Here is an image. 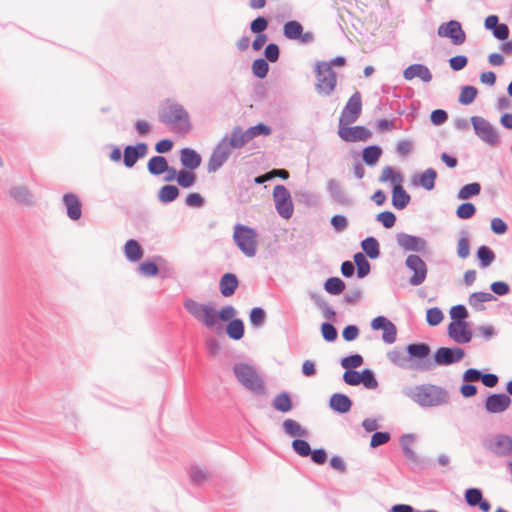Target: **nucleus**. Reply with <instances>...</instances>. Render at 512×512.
Wrapping results in <instances>:
<instances>
[{"label": "nucleus", "mask_w": 512, "mask_h": 512, "mask_svg": "<svg viewBox=\"0 0 512 512\" xmlns=\"http://www.w3.org/2000/svg\"><path fill=\"white\" fill-rule=\"evenodd\" d=\"M248 142L245 130L240 126H235L231 134H226L213 149L207 164L208 172H216L230 157L231 149H241Z\"/></svg>", "instance_id": "obj_1"}, {"label": "nucleus", "mask_w": 512, "mask_h": 512, "mask_svg": "<svg viewBox=\"0 0 512 512\" xmlns=\"http://www.w3.org/2000/svg\"><path fill=\"white\" fill-rule=\"evenodd\" d=\"M403 394L422 408H431L449 403V392L438 385L421 384L415 387H405Z\"/></svg>", "instance_id": "obj_2"}, {"label": "nucleus", "mask_w": 512, "mask_h": 512, "mask_svg": "<svg viewBox=\"0 0 512 512\" xmlns=\"http://www.w3.org/2000/svg\"><path fill=\"white\" fill-rule=\"evenodd\" d=\"M159 120L181 132H187L190 129L188 112L182 105L172 103L161 109Z\"/></svg>", "instance_id": "obj_3"}, {"label": "nucleus", "mask_w": 512, "mask_h": 512, "mask_svg": "<svg viewBox=\"0 0 512 512\" xmlns=\"http://www.w3.org/2000/svg\"><path fill=\"white\" fill-rule=\"evenodd\" d=\"M233 371L237 380L247 390L257 395L265 392L264 382L253 366L245 363H237L234 365Z\"/></svg>", "instance_id": "obj_4"}, {"label": "nucleus", "mask_w": 512, "mask_h": 512, "mask_svg": "<svg viewBox=\"0 0 512 512\" xmlns=\"http://www.w3.org/2000/svg\"><path fill=\"white\" fill-rule=\"evenodd\" d=\"M257 236L256 230L249 226L243 224L234 226L233 240L246 257L252 258L256 255Z\"/></svg>", "instance_id": "obj_5"}, {"label": "nucleus", "mask_w": 512, "mask_h": 512, "mask_svg": "<svg viewBox=\"0 0 512 512\" xmlns=\"http://www.w3.org/2000/svg\"><path fill=\"white\" fill-rule=\"evenodd\" d=\"M315 89L320 95L330 96L337 85V76L330 63L318 62L315 68Z\"/></svg>", "instance_id": "obj_6"}, {"label": "nucleus", "mask_w": 512, "mask_h": 512, "mask_svg": "<svg viewBox=\"0 0 512 512\" xmlns=\"http://www.w3.org/2000/svg\"><path fill=\"white\" fill-rule=\"evenodd\" d=\"M470 122L475 135L490 147H497L501 144V138L497 129L484 117L472 116Z\"/></svg>", "instance_id": "obj_7"}, {"label": "nucleus", "mask_w": 512, "mask_h": 512, "mask_svg": "<svg viewBox=\"0 0 512 512\" xmlns=\"http://www.w3.org/2000/svg\"><path fill=\"white\" fill-rule=\"evenodd\" d=\"M185 309L207 328H212L217 322V312L209 304H202L189 299L184 303Z\"/></svg>", "instance_id": "obj_8"}, {"label": "nucleus", "mask_w": 512, "mask_h": 512, "mask_svg": "<svg viewBox=\"0 0 512 512\" xmlns=\"http://www.w3.org/2000/svg\"><path fill=\"white\" fill-rule=\"evenodd\" d=\"M483 446L498 457L512 455V437L506 434H495L486 437Z\"/></svg>", "instance_id": "obj_9"}, {"label": "nucleus", "mask_w": 512, "mask_h": 512, "mask_svg": "<svg viewBox=\"0 0 512 512\" xmlns=\"http://www.w3.org/2000/svg\"><path fill=\"white\" fill-rule=\"evenodd\" d=\"M273 199L277 213L283 219H290L294 212L290 191L284 185H276L273 190Z\"/></svg>", "instance_id": "obj_10"}, {"label": "nucleus", "mask_w": 512, "mask_h": 512, "mask_svg": "<svg viewBox=\"0 0 512 512\" xmlns=\"http://www.w3.org/2000/svg\"><path fill=\"white\" fill-rule=\"evenodd\" d=\"M387 358L396 366L403 369L418 370V371H429L433 368L431 361H413L410 363L408 354L401 350H392L387 353Z\"/></svg>", "instance_id": "obj_11"}, {"label": "nucleus", "mask_w": 512, "mask_h": 512, "mask_svg": "<svg viewBox=\"0 0 512 512\" xmlns=\"http://www.w3.org/2000/svg\"><path fill=\"white\" fill-rule=\"evenodd\" d=\"M362 112V98L359 91H356L344 106L339 123L341 125H349L357 121Z\"/></svg>", "instance_id": "obj_12"}, {"label": "nucleus", "mask_w": 512, "mask_h": 512, "mask_svg": "<svg viewBox=\"0 0 512 512\" xmlns=\"http://www.w3.org/2000/svg\"><path fill=\"white\" fill-rule=\"evenodd\" d=\"M405 266L413 272L409 284L419 286L426 280L428 268L425 261L416 254H410L405 260Z\"/></svg>", "instance_id": "obj_13"}, {"label": "nucleus", "mask_w": 512, "mask_h": 512, "mask_svg": "<svg viewBox=\"0 0 512 512\" xmlns=\"http://www.w3.org/2000/svg\"><path fill=\"white\" fill-rule=\"evenodd\" d=\"M437 34L439 37L449 38L454 45H462L466 40V34L461 23L456 20L442 23L438 27Z\"/></svg>", "instance_id": "obj_14"}, {"label": "nucleus", "mask_w": 512, "mask_h": 512, "mask_svg": "<svg viewBox=\"0 0 512 512\" xmlns=\"http://www.w3.org/2000/svg\"><path fill=\"white\" fill-rule=\"evenodd\" d=\"M465 356L464 349L460 347H441L434 353V365L448 366L461 361Z\"/></svg>", "instance_id": "obj_15"}, {"label": "nucleus", "mask_w": 512, "mask_h": 512, "mask_svg": "<svg viewBox=\"0 0 512 512\" xmlns=\"http://www.w3.org/2000/svg\"><path fill=\"white\" fill-rule=\"evenodd\" d=\"M283 34L287 39L298 40L302 44H308L314 40V34L310 31L303 32L302 24L296 20L284 24Z\"/></svg>", "instance_id": "obj_16"}, {"label": "nucleus", "mask_w": 512, "mask_h": 512, "mask_svg": "<svg viewBox=\"0 0 512 512\" xmlns=\"http://www.w3.org/2000/svg\"><path fill=\"white\" fill-rule=\"evenodd\" d=\"M338 135L345 142H358L367 141L372 133L364 126L349 127L348 125H341L339 123Z\"/></svg>", "instance_id": "obj_17"}, {"label": "nucleus", "mask_w": 512, "mask_h": 512, "mask_svg": "<svg viewBox=\"0 0 512 512\" xmlns=\"http://www.w3.org/2000/svg\"><path fill=\"white\" fill-rule=\"evenodd\" d=\"M396 242L404 251L424 252L427 249V241L424 238L404 232L396 235Z\"/></svg>", "instance_id": "obj_18"}, {"label": "nucleus", "mask_w": 512, "mask_h": 512, "mask_svg": "<svg viewBox=\"0 0 512 512\" xmlns=\"http://www.w3.org/2000/svg\"><path fill=\"white\" fill-rule=\"evenodd\" d=\"M448 336L457 344H465L471 341L473 333L468 322L459 321L448 325Z\"/></svg>", "instance_id": "obj_19"}, {"label": "nucleus", "mask_w": 512, "mask_h": 512, "mask_svg": "<svg viewBox=\"0 0 512 512\" xmlns=\"http://www.w3.org/2000/svg\"><path fill=\"white\" fill-rule=\"evenodd\" d=\"M511 404V398L505 393L491 394L485 400L488 413L497 414L506 411Z\"/></svg>", "instance_id": "obj_20"}, {"label": "nucleus", "mask_w": 512, "mask_h": 512, "mask_svg": "<svg viewBox=\"0 0 512 512\" xmlns=\"http://www.w3.org/2000/svg\"><path fill=\"white\" fill-rule=\"evenodd\" d=\"M326 188L331 198L338 204L346 207H350L354 204L353 199L342 188L341 184L337 180L329 179L327 181Z\"/></svg>", "instance_id": "obj_21"}, {"label": "nucleus", "mask_w": 512, "mask_h": 512, "mask_svg": "<svg viewBox=\"0 0 512 512\" xmlns=\"http://www.w3.org/2000/svg\"><path fill=\"white\" fill-rule=\"evenodd\" d=\"M147 144L138 143L135 146H126L124 149V165L127 168L133 167L139 158L144 157L147 154Z\"/></svg>", "instance_id": "obj_22"}, {"label": "nucleus", "mask_w": 512, "mask_h": 512, "mask_svg": "<svg viewBox=\"0 0 512 512\" xmlns=\"http://www.w3.org/2000/svg\"><path fill=\"white\" fill-rule=\"evenodd\" d=\"M403 77L408 81L419 78L423 82L428 83L432 80V73L424 64H412L404 70Z\"/></svg>", "instance_id": "obj_23"}, {"label": "nucleus", "mask_w": 512, "mask_h": 512, "mask_svg": "<svg viewBox=\"0 0 512 512\" xmlns=\"http://www.w3.org/2000/svg\"><path fill=\"white\" fill-rule=\"evenodd\" d=\"M63 203L67 210V215L71 220H78L82 215L81 202L76 194L68 193L63 196Z\"/></svg>", "instance_id": "obj_24"}, {"label": "nucleus", "mask_w": 512, "mask_h": 512, "mask_svg": "<svg viewBox=\"0 0 512 512\" xmlns=\"http://www.w3.org/2000/svg\"><path fill=\"white\" fill-rule=\"evenodd\" d=\"M430 347L426 343H412L406 347V352L410 358V363L413 361H431L427 357L430 354Z\"/></svg>", "instance_id": "obj_25"}, {"label": "nucleus", "mask_w": 512, "mask_h": 512, "mask_svg": "<svg viewBox=\"0 0 512 512\" xmlns=\"http://www.w3.org/2000/svg\"><path fill=\"white\" fill-rule=\"evenodd\" d=\"M436 178V170L433 168H428L421 174L413 176L412 183L414 185L421 186L425 190L431 191L435 187Z\"/></svg>", "instance_id": "obj_26"}, {"label": "nucleus", "mask_w": 512, "mask_h": 512, "mask_svg": "<svg viewBox=\"0 0 512 512\" xmlns=\"http://www.w3.org/2000/svg\"><path fill=\"white\" fill-rule=\"evenodd\" d=\"M239 286V280L234 273H225L219 281V290L222 296H232Z\"/></svg>", "instance_id": "obj_27"}, {"label": "nucleus", "mask_w": 512, "mask_h": 512, "mask_svg": "<svg viewBox=\"0 0 512 512\" xmlns=\"http://www.w3.org/2000/svg\"><path fill=\"white\" fill-rule=\"evenodd\" d=\"M352 404L351 399L342 393H334L329 400V407L340 414L349 412Z\"/></svg>", "instance_id": "obj_28"}, {"label": "nucleus", "mask_w": 512, "mask_h": 512, "mask_svg": "<svg viewBox=\"0 0 512 512\" xmlns=\"http://www.w3.org/2000/svg\"><path fill=\"white\" fill-rule=\"evenodd\" d=\"M180 161L184 168L195 170L201 164V156L191 148H183L180 151Z\"/></svg>", "instance_id": "obj_29"}, {"label": "nucleus", "mask_w": 512, "mask_h": 512, "mask_svg": "<svg viewBox=\"0 0 512 512\" xmlns=\"http://www.w3.org/2000/svg\"><path fill=\"white\" fill-rule=\"evenodd\" d=\"M411 200L410 195L406 192L401 184H396L393 186L392 190V204L398 209L402 210L409 204Z\"/></svg>", "instance_id": "obj_30"}, {"label": "nucleus", "mask_w": 512, "mask_h": 512, "mask_svg": "<svg viewBox=\"0 0 512 512\" xmlns=\"http://www.w3.org/2000/svg\"><path fill=\"white\" fill-rule=\"evenodd\" d=\"M496 300V297L489 292H474L468 298L469 305L476 311L485 309L484 303Z\"/></svg>", "instance_id": "obj_31"}, {"label": "nucleus", "mask_w": 512, "mask_h": 512, "mask_svg": "<svg viewBox=\"0 0 512 512\" xmlns=\"http://www.w3.org/2000/svg\"><path fill=\"white\" fill-rule=\"evenodd\" d=\"M282 429L285 434L291 437H307L308 430L303 428L297 421L286 419L282 423Z\"/></svg>", "instance_id": "obj_32"}, {"label": "nucleus", "mask_w": 512, "mask_h": 512, "mask_svg": "<svg viewBox=\"0 0 512 512\" xmlns=\"http://www.w3.org/2000/svg\"><path fill=\"white\" fill-rule=\"evenodd\" d=\"M272 406L282 413L290 412L293 409L291 397L287 392L278 393L272 401Z\"/></svg>", "instance_id": "obj_33"}, {"label": "nucleus", "mask_w": 512, "mask_h": 512, "mask_svg": "<svg viewBox=\"0 0 512 512\" xmlns=\"http://www.w3.org/2000/svg\"><path fill=\"white\" fill-rule=\"evenodd\" d=\"M168 162L163 156H153L147 163V169L150 174L158 176L168 170Z\"/></svg>", "instance_id": "obj_34"}, {"label": "nucleus", "mask_w": 512, "mask_h": 512, "mask_svg": "<svg viewBox=\"0 0 512 512\" xmlns=\"http://www.w3.org/2000/svg\"><path fill=\"white\" fill-rule=\"evenodd\" d=\"M124 253L126 258L132 262L140 260L143 256V250L140 244L134 239H130L126 242Z\"/></svg>", "instance_id": "obj_35"}, {"label": "nucleus", "mask_w": 512, "mask_h": 512, "mask_svg": "<svg viewBox=\"0 0 512 512\" xmlns=\"http://www.w3.org/2000/svg\"><path fill=\"white\" fill-rule=\"evenodd\" d=\"M361 247L366 255L371 259H377L380 256L379 242L374 237H367L361 242Z\"/></svg>", "instance_id": "obj_36"}, {"label": "nucleus", "mask_w": 512, "mask_h": 512, "mask_svg": "<svg viewBox=\"0 0 512 512\" xmlns=\"http://www.w3.org/2000/svg\"><path fill=\"white\" fill-rule=\"evenodd\" d=\"M11 197L18 203L31 205L33 203V196L29 190L24 186L14 187L10 190Z\"/></svg>", "instance_id": "obj_37"}, {"label": "nucleus", "mask_w": 512, "mask_h": 512, "mask_svg": "<svg viewBox=\"0 0 512 512\" xmlns=\"http://www.w3.org/2000/svg\"><path fill=\"white\" fill-rule=\"evenodd\" d=\"M382 149L377 145H371L363 149L362 158L368 166H374L379 161Z\"/></svg>", "instance_id": "obj_38"}, {"label": "nucleus", "mask_w": 512, "mask_h": 512, "mask_svg": "<svg viewBox=\"0 0 512 512\" xmlns=\"http://www.w3.org/2000/svg\"><path fill=\"white\" fill-rule=\"evenodd\" d=\"M414 441L415 438L412 434H404L400 437V445L406 458L413 462H417L418 456L411 448Z\"/></svg>", "instance_id": "obj_39"}, {"label": "nucleus", "mask_w": 512, "mask_h": 512, "mask_svg": "<svg viewBox=\"0 0 512 512\" xmlns=\"http://www.w3.org/2000/svg\"><path fill=\"white\" fill-rule=\"evenodd\" d=\"M227 335L233 340H240L244 336V323L241 319L231 320L226 327Z\"/></svg>", "instance_id": "obj_40"}, {"label": "nucleus", "mask_w": 512, "mask_h": 512, "mask_svg": "<svg viewBox=\"0 0 512 512\" xmlns=\"http://www.w3.org/2000/svg\"><path fill=\"white\" fill-rule=\"evenodd\" d=\"M179 196V189L174 185H164L158 191V199L161 203L173 202Z\"/></svg>", "instance_id": "obj_41"}, {"label": "nucleus", "mask_w": 512, "mask_h": 512, "mask_svg": "<svg viewBox=\"0 0 512 512\" xmlns=\"http://www.w3.org/2000/svg\"><path fill=\"white\" fill-rule=\"evenodd\" d=\"M495 257V253L488 246L482 245L477 249V258L481 268L490 266Z\"/></svg>", "instance_id": "obj_42"}, {"label": "nucleus", "mask_w": 512, "mask_h": 512, "mask_svg": "<svg viewBox=\"0 0 512 512\" xmlns=\"http://www.w3.org/2000/svg\"><path fill=\"white\" fill-rule=\"evenodd\" d=\"M353 258L355 265L357 266V277H366L370 273L371 269L369 261L361 252L356 253Z\"/></svg>", "instance_id": "obj_43"}, {"label": "nucleus", "mask_w": 512, "mask_h": 512, "mask_svg": "<svg viewBox=\"0 0 512 512\" xmlns=\"http://www.w3.org/2000/svg\"><path fill=\"white\" fill-rule=\"evenodd\" d=\"M324 289L332 295H339L345 289V283L338 277H330L324 283Z\"/></svg>", "instance_id": "obj_44"}, {"label": "nucleus", "mask_w": 512, "mask_h": 512, "mask_svg": "<svg viewBox=\"0 0 512 512\" xmlns=\"http://www.w3.org/2000/svg\"><path fill=\"white\" fill-rule=\"evenodd\" d=\"M481 185L478 182L464 185L457 194L458 199L465 200L480 194Z\"/></svg>", "instance_id": "obj_45"}, {"label": "nucleus", "mask_w": 512, "mask_h": 512, "mask_svg": "<svg viewBox=\"0 0 512 512\" xmlns=\"http://www.w3.org/2000/svg\"><path fill=\"white\" fill-rule=\"evenodd\" d=\"M403 177L401 173L395 172L393 167L391 166H385L382 170V173L379 177L380 182H387L391 181L392 184H400L402 182Z\"/></svg>", "instance_id": "obj_46"}, {"label": "nucleus", "mask_w": 512, "mask_h": 512, "mask_svg": "<svg viewBox=\"0 0 512 512\" xmlns=\"http://www.w3.org/2000/svg\"><path fill=\"white\" fill-rule=\"evenodd\" d=\"M246 137L248 138V141L250 142L252 139H254L257 136L264 135L268 136L271 134V128L263 123H259L255 126L249 127L247 130H245Z\"/></svg>", "instance_id": "obj_47"}, {"label": "nucleus", "mask_w": 512, "mask_h": 512, "mask_svg": "<svg viewBox=\"0 0 512 512\" xmlns=\"http://www.w3.org/2000/svg\"><path fill=\"white\" fill-rule=\"evenodd\" d=\"M478 90L474 86H464L461 89L458 101L462 105H470L477 96Z\"/></svg>", "instance_id": "obj_48"}, {"label": "nucleus", "mask_w": 512, "mask_h": 512, "mask_svg": "<svg viewBox=\"0 0 512 512\" xmlns=\"http://www.w3.org/2000/svg\"><path fill=\"white\" fill-rule=\"evenodd\" d=\"M250 323L254 328H259L264 325L266 321V313L261 307H255L249 314Z\"/></svg>", "instance_id": "obj_49"}, {"label": "nucleus", "mask_w": 512, "mask_h": 512, "mask_svg": "<svg viewBox=\"0 0 512 512\" xmlns=\"http://www.w3.org/2000/svg\"><path fill=\"white\" fill-rule=\"evenodd\" d=\"M341 366L346 370H353L363 364V357L360 354H352L341 359Z\"/></svg>", "instance_id": "obj_50"}, {"label": "nucleus", "mask_w": 512, "mask_h": 512, "mask_svg": "<svg viewBox=\"0 0 512 512\" xmlns=\"http://www.w3.org/2000/svg\"><path fill=\"white\" fill-rule=\"evenodd\" d=\"M196 182V175L187 170H181L177 176V183L183 188L192 187Z\"/></svg>", "instance_id": "obj_51"}, {"label": "nucleus", "mask_w": 512, "mask_h": 512, "mask_svg": "<svg viewBox=\"0 0 512 512\" xmlns=\"http://www.w3.org/2000/svg\"><path fill=\"white\" fill-rule=\"evenodd\" d=\"M269 70V65L267 61L263 58H259L254 60L252 64V72L258 78L266 77Z\"/></svg>", "instance_id": "obj_52"}, {"label": "nucleus", "mask_w": 512, "mask_h": 512, "mask_svg": "<svg viewBox=\"0 0 512 512\" xmlns=\"http://www.w3.org/2000/svg\"><path fill=\"white\" fill-rule=\"evenodd\" d=\"M476 213V207L470 202L462 203L456 210V215L460 219H470Z\"/></svg>", "instance_id": "obj_53"}, {"label": "nucleus", "mask_w": 512, "mask_h": 512, "mask_svg": "<svg viewBox=\"0 0 512 512\" xmlns=\"http://www.w3.org/2000/svg\"><path fill=\"white\" fill-rule=\"evenodd\" d=\"M292 448L296 454L301 457H307L311 454V447L306 440L295 439L292 442Z\"/></svg>", "instance_id": "obj_54"}, {"label": "nucleus", "mask_w": 512, "mask_h": 512, "mask_svg": "<svg viewBox=\"0 0 512 512\" xmlns=\"http://www.w3.org/2000/svg\"><path fill=\"white\" fill-rule=\"evenodd\" d=\"M483 494L479 488H469L465 491L466 503L471 507H476L482 500Z\"/></svg>", "instance_id": "obj_55"}, {"label": "nucleus", "mask_w": 512, "mask_h": 512, "mask_svg": "<svg viewBox=\"0 0 512 512\" xmlns=\"http://www.w3.org/2000/svg\"><path fill=\"white\" fill-rule=\"evenodd\" d=\"M444 318L443 312L438 307H433L427 310L426 321L430 326L439 325Z\"/></svg>", "instance_id": "obj_56"}, {"label": "nucleus", "mask_w": 512, "mask_h": 512, "mask_svg": "<svg viewBox=\"0 0 512 512\" xmlns=\"http://www.w3.org/2000/svg\"><path fill=\"white\" fill-rule=\"evenodd\" d=\"M470 255V241L464 234L461 236L457 243V256L461 259H466Z\"/></svg>", "instance_id": "obj_57"}, {"label": "nucleus", "mask_w": 512, "mask_h": 512, "mask_svg": "<svg viewBox=\"0 0 512 512\" xmlns=\"http://www.w3.org/2000/svg\"><path fill=\"white\" fill-rule=\"evenodd\" d=\"M343 381L347 385L351 386H357L361 384L362 379V372H358L356 370H346L343 374Z\"/></svg>", "instance_id": "obj_58"}, {"label": "nucleus", "mask_w": 512, "mask_h": 512, "mask_svg": "<svg viewBox=\"0 0 512 512\" xmlns=\"http://www.w3.org/2000/svg\"><path fill=\"white\" fill-rule=\"evenodd\" d=\"M450 317L453 320L452 322L465 321L468 317V311L464 305L458 304L451 308Z\"/></svg>", "instance_id": "obj_59"}, {"label": "nucleus", "mask_w": 512, "mask_h": 512, "mask_svg": "<svg viewBox=\"0 0 512 512\" xmlns=\"http://www.w3.org/2000/svg\"><path fill=\"white\" fill-rule=\"evenodd\" d=\"M362 379L361 383L367 389H376L378 387V381L374 376V373L369 369H364L362 371Z\"/></svg>", "instance_id": "obj_60"}, {"label": "nucleus", "mask_w": 512, "mask_h": 512, "mask_svg": "<svg viewBox=\"0 0 512 512\" xmlns=\"http://www.w3.org/2000/svg\"><path fill=\"white\" fill-rule=\"evenodd\" d=\"M321 333L323 338L327 342H333L337 339L338 333L336 328L328 322H325L321 325Z\"/></svg>", "instance_id": "obj_61"}, {"label": "nucleus", "mask_w": 512, "mask_h": 512, "mask_svg": "<svg viewBox=\"0 0 512 512\" xmlns=\"http://www.w3.org/2000/svg\"><path fill=\"white\" fill-rule=\"evenodd\" d=\"M376 220L381 222L385 228H391L395 225L396 216L391 211H383L377 215Z\"/></svg>", "instance_id": "obj_62"}, {"label": "nucleus", "mask_w": 512, "mask_h": 512, "mask_svg": "<svg viewBox=\"0 0 512 512\" xmlns=\"http://www.w3.org/2000/svg\"><path fill=\"white\" fill-rule=\"evenodd\" d=\"M330 223H331L333 229L336 232H338V233L343 232L348 227V220H347V218L345 216H343V215H340V214L334 215L331 218Z\"/></svg>", "instance_id": "obj_63"}, {"label": "nucleus", "mask_w": 512, "mask_h": 512, "mask_svg": "<svg viewBox=\"0 0 512 512\" xmlns=\"http://www.w3.org/2000/svg\"><path fill=\"white\" fill-rule=\"evenodd\" d=\"M390 440V434L388 432H378L376 431L370 441V446L372 448H376L380 445L386 444Z\"/></svg>", "instance_id": "obj_64"}]
</instances>
